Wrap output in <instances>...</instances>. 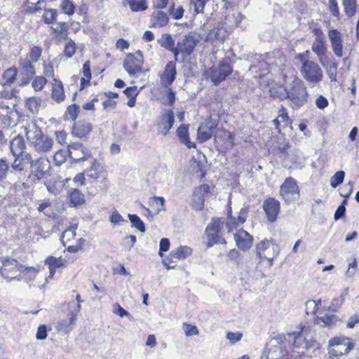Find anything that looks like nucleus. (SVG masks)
Returning <instances> with one entry per match:
<instances>
[{"mask_svg":"<svg viewBox=\"0 0 359 359\" xmlns=\"http://www.w3.org/2000/svg\"><path fill=\"white\" fill-rule=\"evenodd\" d=\"M92 130V125L86 121L75 123L72 129V134L77 137L82 138L88 135Z\"/></svg>","mask_w":359,"mask_h":359,"instance_id":"nucleus-26","label":"nucleus"},{"mask_svg":"<svg viewBox=\"0 0 359 359\" xmlns=\"http://www.w3.org/2000/svg\"><path fill=\"white\" fill-rule=\"evenodd\" d=\"M311 50L316 55L319 62L329 57V55H330L325 40L313 41L311 45Z\"/></svg>","mask_w":359,"mask_h":359,"instance_id":"nucleus-22","label":"nucleus"},{"mask_svg":"<svg viewBox=\"0 0 359 359\" xmlns=\"http://www.w3.org/2000/svg\"><path fill=\"white\" fill-rule=\"evenodd\" d=\"M222 228V222L219 218H214L212 222L205 229V233L215 232L219 233Z\"/></svg>","mask_w":359,"mask_h":359,"instance_id":"nucleus-53","label":"nucleus"},{"mask_svg":"<svg viewBox=\"0 0 359 359\" xmlns=\"http://www.w3.org/2000/svg\"><path fill=\"white\" fill-rule=\"evenodd\" d=\"M65 93L63 89L62 83L60 81H57L54 79V83H53V90H52V97L54 100L57 102H60L65 99Z\"/></svg>","mask_w":359,"mask_h":359,"instance_id":"nucleus-31","label":"nucleus"},{"mask_svg":"<svg viewBox=\"0 0 359 359\" xmlns=\"http://www.w3.org/2000/svg\"><path fill=\"white\" fill-rule=\"evenodd\" d=\"M215 126L213 124H203L198 129V139L204 142L210 140L215 131Z\"/></svg>","mask_w":359,"mask_h":359,"instance_id":"nucleus-30","label":"nucleus"},{"mask_svg":"<svg viewBox=\"0 0 359 359\" xmlns=\"http://www.w3.org/2000/svg\"><path fill=\"white\" fill-rule=\"evenodd\" d=\"M19 69L20 74L23 75V80L21 85H25L35 74V69L32 65V62L27 58L21 59L20 61Z\"/></svg>","mask_w":359,"mask_h":359,"instance_id":"nucleus-20","label":"nucleus"},{"mask_svg":"<svg viewBox=\"0 0 359 359\" xmlns=\"http://www.w3.org/2000/svg\"><path fill=\"white\" fill-rule=\"evenodd\" d=\"M205 41L210 43H222L224 41V35L222 34V31L219 28H213L207 34L205 39Z\"/></svg>","mask_w":359,"mask_h":359,"instance_id":"nucleus-34","label":"nucleus"},{"mask_svg":"<svg viewBox=\"0 0 359 359\" xmlns=\"http://www.w3.org/2000/svg\"><path fill=\"white\" fill-rule=\"evenodd\" d=\"M328 37L331 43V48L334 55L341 57L343 56L342 39L340 32L337 29L328 32Z\"/></svg>","mask_w":359,"mask_h":359,"instance_id":"nucleus-19","label":"nucleus"},{"mask_svg":"<svg viewBox=\"0 0 359 359\" xmlns=\"http://www.w3.org/2000/svg\"><path fill=\"white\" fill-rule=\"evenodd\" d=\"M25 142L21 135H17L10 142V148L12 154L14 156H18L22 153H25Z\"/></svg>","mask_w":359,"mask_h":359,"instance_id":"nucleus-27","label":"nucleus"},{"mask_svg":"<svg viewBox=\"0 0 359 359\" xmlns=\"http://www.w3.org/2000/svg\"><path fill=\"white\" fill-rule=\"evenodd\" d=\"M231 72L232 68L229 63L220 62L219 66L209 68L206 71L205 75L210 78L215 86H217L224 81Z\"/></svg>","mask_w":359,"mask_h":359,"instance_id":"nucleus-7","label":"nucleus"},{"mask_svg":"<svg viewBox=\"0 0 359 359\" xmlns=\"http://www.w3.org/2000/svg\"><path fill=\"white\" fill-rule=\"evenodd\" d=\"M201 40L199 35L196 34H188L184 35L177 41V46L180 47V50L183 51V55L189 56L193 53L196 46Z\"/></svg>","mask_w":359,"mask_h":359,"instance_id":"nucleus-11","label":"nucleus"},{"mask_svg":"<svg viewBox=\"0 0 359 359\" xmlns=\"http://www.w3.org/2000/svg\"><path fill=\"white\" fill-rule=\"evenodd\" d=\"M192 254V249L188 246H180L172 250V256L180 259H184Z\"/></svg>","mask_w":359,"mask_h":359,"instance_id":"nucleus-36","label":"nucleus"},{"mask_svg":"<svg viewBox=\"0 0 359 359\" xmlns=\"http://www.w3.org/2000/svg\"><path fill=\"white\" fill-rule=\"evenodd\" d=\"M320 64L329 74L330 78L332 80L335 79L338 67V63L336 62L335 59L332 56H330L326 58L325 60L321 61Z\"/></svg>","mask_w":359,"mask_h":359,"instance_id":"nucleus-28","label":"nucleus"},{"mask_svg":"<svg viewBox=\"0 0 359 359\" xmlns=\"http://www.w3.org/2000/svg\"><path fill=\"white\" fill-rule=\"evenodd\" d=\"M292 337V346L299 353H304L308 348V341L306 340L303 332H293L290 334Z\"/></svg>","mask_w":359,"mask_h":359,"instance_id":"nucleus-23","label":"nucleus"},{"mask_svg":"<svg viewBox=\"0 0 359 359\" xmlns=\"http://www.w3.org/2000/svg\"><path fill=\"white\" fill-rule=\"evenodd\" d=\"M76 236V229L74 227H70L62 233L60 240L63 243V245H65L67 243H70L72 240L74 239Z\"/></svg>","mask_w":359,"mask_h":359,"instance_id":"nucleus-46","label":"nucleus"},{"mask_svg":"<svg viewBox=\"0 0 359 359\" xmlns=\"http://www.w3.org/2000/svg\"><path fill=\"white\" fill-rule=\"evenodd\" d=\"M285 90L287 92V99L290 101L292 109H299L307 102L309 93L306 87L294 71L285 74Z\"/></svg>","mask_w":359,"mask_h":359,"instance_id":"nucleus-1","label":"nucleus"},{"mask_svg":"<svg viewBox=\"0 0 359 359\" xmlns=\"http://www.w3.org/2000/svg\"><path fill=\"white\" fill-rule=\"evenodd\" d=\"M345 172L342 170L337 171L330 179V185L332 188L337 187L339 184H342Z\"/></svg>","mask_w":359,"mask_h":359,"instance_id":"nucleus-51","label":"nucleus"},{"mask_svg":"<svg viewBox=\"0 0 359 359\" xmlns=\"http://www.w3.org/2000/svg\"><path fill=\"white\" fill-rule=\"evenodd\" d=\"M208 237L207 247L210 248L215 244H225L226 241L218 235V233H205Z\"/></svg>","mask_w":359,"mask_h":359,"instance_id":"nucleus-39","label":"nucleus"},{"mask_svg":"<svg viewBox=\"0 0 359 359\" xmlns=\"http://www.w3.org/2000/svg\"><path fill=\"white\" fill-rule=\"evenodd\" d=\"M102 170V165L96 161L92 163L89 170H87V175L94 180L99 178Z\"/></svg>","mask_w":359,"mask_h":359,"instance_id":"nucleus-40","label":"nucleus"},{"mask_svg":"<svg viewBox=\"0 0 359 359\" xmlns=\"http://www.w3.org/2000/svg\"><path fill=\"white\" fill-rule=\"evenodd\" d=\"M158 44L163 48L169 50L172 48L175 45V40L172 38L171 34L168 33H163L156 40Z\"/></svg>","mask_w":359,"mask_h":359,"instance_id":"nucleus-32","label":"nucleus"},{"mask_svg":"<svg viewBox=\"0 0 359 359\" xmlns=\"http://www.w3.org/2000/svg\"><path fill=\"white\" fill-rule=\"evenodd\" d=\"M1 263L2 274H6L7 278L11 279L15 278L16 274L21 272L24 267L15 259L2 258Z\"/></svg>","mask_w":359,"mask_h":359,"instance_id":"nucleus-13","label":"nucleus"},{"mask_svg":"<svg viewBox=\"0 0 359 359\" xmlns=\"http://www.w3.org/2000/svg\"><path fill=\"white\" fill-rule=\"evenodd\" d=\"M70 201L74 205L82 204L84 203V195L78 189H74L70 195Z\"/></svg>","mask_w":359,"mask_h":359,"instance_id":"nucleus-47","label":"nucleus"},{"mask_svg":"<svg viewBox=\"0 0 359 359\" xmlns=\"http://www.w3.org/2000/svg\"><path fill=\"white\" fill-rule=\"evenodd\" d=\"M269 93L271 97L278 98L280 100L287 99V92L285 90V75L284 76L283 85L270 88Z\"/></svg>","mask_w":359,"mask_h":359,"instance_id":"nucleus-33","label":"nucleus"},{"mask_svg":"<svg viewBox=\"0 0 359 359\" xmlns=\"http://www.w3.org/2000/svg\"><path fill=\"white\" fill-rule=\"evenodd\" d=\"M109 221L114 225L118 224L121 222H127V220L124 219L117 210H114L111 213V216L109 217Z\"/></svg>","mask_w":359,"mask_h":359,"instance_id":"nucleus-61","label":"nucleus"},{"mask_svg":"<svg viewBox=\"0 0 359 359\" xmlns=\"http://www.w3.org/2000/svg\"><path fill=\"white\" fill-rule=\"evenodd\" d=\"M50 162L46 157H41L32 161L31 173L38 180L46 178L50 175Z\"/></svg>","mask_w":359,"mask_h":359,"instance_id":"nucleus-9","label":"nucleus"},{"mask_svg":"<svg viewBox=\"0 0 359 359\" xmlns=\"http://www.w3.org/2000/svg\"><path fill=\"white\" fill-rule=\"evenodd\" d=\"M257 254L260 259H265L272 265V261L275 257L278 255L277 247L274 245L272 241L264 240L260 241L256 247Z\"/></svg>","mask_w":359,"mask_h":359,"instance_id":"nucleus-8","label":"nucleus"},{"mask_svg":"<svg viewBox=\"0 0 359 359\" xmlns=\"http://www.w3.org/2000/svg\"><path fill=\"white\" fill-rule=\"evenodd\" d=\"M273 122L276 128H278V126L280 122L284 123L285 126L290 123V118L286 111V109L283 105L280 106V109L278 111V118L274 119Z\"/></svg>","mask_w":359,"mask_h":359,"instance_id":"nucleus-37","label":"nucleus"},{"mask_svg":"<svg viewBox=\"0 0 359 359\" xmlns=\"http://www.w3.org/2000/svg\"><path fill=\"white\" fill-rule=\"evenodd\" d=\"M46 264H48L49 267L59 268L62 265V259L60 257H50L46 259Z\"/></svg>","mask_w":359,"mask_h":359,"instance_id":"nucleus-64","label":"nucleus"},{"mask_svg":"<svg viewBox=\"0 0 359 359\" xmlns=\"http://www.w3.org/2000/svg\"><path fill=\"white\" fill-rule=\"evenodd\" d=\"M248 211L245 208H242L240 212V215L238 217L232 215L231 209L228 212L226 227L228 231L236 230L238 227H241L246 221Z\"/></svg>","mask_w":359,"mask_h":359,"instance_id":"nucleus-17","label":"nucleus"},{"mask_svg":"<svg viewBox=\"0 0 359 359\" xmlns=\"http://www.w3.org/2000/svg\"><path fill=\"white\" fill-rule=\"evenodd\" d=\"M128 4L133 12L145 11L148 8L145 0H128Z\"/></svg>","mask_w":359,"mask_h":359,"instance_id":"nucleus-43","label":"nucleus"},{"mask_svg":"<svg viewBox=\"0 0 359 359\" xmlns=\"http://www.w3.org/2000/svg\"><path fill=\"white\" fill-rule=\"evenodd\" d=\"M175 121L174 113L171 109L165 110L158 122V133L165 135L172 128Z\"/></svg>","mask_w":359,"mask_h":359,"instance_id":"nucleus-15","label":"nucleus"},{"mask_svg":"<svg viewBox=\"0 0 359 359\" xmlns=\"http://www.w3.org/2000/svg\"><path fill=\"white\" fill-rule=\"evenodd\" d=\"M353 348L349 339L334 337L329 341L328 353L330 356H339L348 353Z\"/></svg>","mask_w":359,"mask_h":359,"instance_id":"nucleus-4","label":"nucleus"},{"mask_svg":"<svg viewBox=\"0 0 359 359\" xmlns=\"http://www.w3.org/2000/svg\"><path fill=\"white\" fill-rule=\"evenodd\" d=\"M233 238L237 247L243 250H248L252 245L253 238L246 231L241 229L234 235Z\"/></svg>","mask_w":359,"mask_h":359,"instance_id":"nucleus-18","label":"nucleus"},{"mask_svg":"<svg viewBox=\"0 0 359 359\" xmlns=\"http://www.w3.org/2000/svg\"><path fill=\"white\" fill-rule=\"evenodd\" d=\"M339 321L338 318L334 315H326L317 320L318 324H322L324 327H332Z\"/></svg>","mask_w":359,"mask_h":359,"instance_id":"nucleus-41","label":"nucleus"},{"mask_svg":"<svg viewBox=\"0 0 359 359\" xmlns=\"http://www.w3.org/2000/svg\"><path fill=\"white\" fill-rule=\"evenodd\" d=\"M263 209L270 222H274L280 212V206L278 201L273 198H269L263 203Z\"/></svg>","mask_w":359,"mask_h":359,"instance_id":"nucleus-16","label":"nucleus"},{"mask_svg":"<svg viewBox=\"0 0 359 359\" xmlns=\"http://www.w3.org/2000/svg\"><path fill=\"white\" fill-rule=\"evenodd\" d=\"M67 306L71 316L68 321L63 320L61 323V325L63 327H68L73 324L76 319V315L81 311V305L75 301L70 302Z\"/></svg>","mask_w":359,"mask_h":359,"instance_id":"nucleus-29","label":"nucleus"},{"mask_svg":"<svg viewBox=\"0 0 359 359\" xmlns=\"http://www.w3.org/2000/svg\"><path fill=\"white\" fill-rule=\"evenodd\" d=\"M27 282L32 280L37 274V270L33 267H27L22 271Z\"/></svg>","mask_w":359,"mask_h":359,"instance_id":"nucleus-62","label":"nucleus"},{"mask_svg":"<svg viewBox=\"0 0 359 359\" xmlns=\"http://www.w3.org/2000/svg\"><path fill=\"white\" fill-rule=\"evenodd\" d=\"M169 22L168 15L161 11L153 12L150 19V27L161 28L165 26Z\"/></svg>","mask_w":359,"mask_h":359,"instance_id":"nucleus-24","label":"nucleus"},{"mask_svg":"<svg viewBox=\"0 0 359 359\" xmlns=\"http://www.w3.org/2000/svg\"><path fill=\"white\" fill-rule=\"evenodd\" d=\"M321 305V300H308L305 304V312L307 315L315 314L318 309V306Z\"/></svg>","mask_w":359,"mask_h":359,"instance_id":"nucleus-48","label":"nucleus"},{"mask_svg":"<svg viewBox=\"0 0 359 359\" xmlns=\"http://www.w3.org/2000/svg\"><path fill=\"white\" fill-rule=\"evenodd\" d=\"M210 191V187L203 184L196 188L193 194L191 205L195 210H202L204 207L205 199Z\"/></svg>","mask_w":359,"mask_h":359,"instance_id":"nucleus-14","label":"nucleus"},{"mask_svg":"<svg viewBox=\"0 0 359 359\" xmlns=\"http://www.w3.org/2000/svg\"><path fill=\"white\" fill-rule=\"evenodd\" d=\"M180 259L172 256V251L170 252L168 257L166 259L163 260V264L167 269H175V263L177 262Z\"/></svg>","mask_w":359,"mask_h":359,"instance_id":"nucleus-57","label":"nucleus"},{"mask_svg":"<svg viewBox=\"0 0 359 359\" xmlns=\"http://www.w3.org/2000/svg\"><path fill=\"white\" fill-rule=\"evenodd\" d=\"M285 353V346L277 339H271L262 353V359H280Z\"/></svg>","mask_w":359,"mask_h":359,"instance_id":"nucleus-10","label":"nucleus"},{"mask_svg":"<svg viewBox=\"0 0 359 359\" xmlns=\"http://www.w3.org/2000/svg\"><path fill=\"white\" fill-rule=\"evenodd\" d=\"M348 294V288H345L344 291L341 292L340 297L334 298L330 306H329L328 309L332 311H337L339 309L341 306L343 304L345 297Z\"/></svg>","mask_w":359,"mask_h":359,"instance_id":"nucleus-38","label":"nucleus"},{"mask_svg":"<svg viewBox=\"0 0 359 359\" xmlns=\"http://www.w3.org/2000/svg\"><path fill=\"white\" fill-rule=\"evenodd\" d=\"M209 0H191V4L194 6V11L196 13H203L205 4Z\"/></svg>","mask_w":359,"mask_h":359,"instance_id":"nucleus-58","label":"nucleus"},{"mask_svg":"<svg viewBox=\"0 0 359 359\" xmlns=\"http://www.w3.org/2000/svg\"><path fill=\"white\" fill-rule=\"evenodd\" d=\"M57 15V11L55 9L46 10L43 13L44 22L47 24L53 23Z\"/></svg>","mask_w":359,"mask_h":359,"instance_id":"nucleus-54","label":"nucleus"},{"mask_svg":"<svg viewBox=\"0 0 359 359\" xmlns=\"http://www.w3.org/2000/svg\"><path fill=\"white\" fill-rule=\"evenodd\" d=\"M65 55L71 58L76 53V44L72 40L67 41L65 46Z\"/></svg>","mask_w":359,"mask_h":359,"instance_id":"nucleus-55","label":"nucleus"},{"mask_svg":"<svg viewBox=\"0 0 359 359\" xmlns=\"http://www.w3.org/2000/svg\"><path fill=\"white\" fill-rule=\"evenodd\" d=\"M342 3L346 15L353 17L356 13V0H342Z\"/></svg>","mask_w":359,"mask_h":359,"instance_id":"nucleus-42","label":"nucleus"},{"mask_svg":"<svg viewBox=\"0 0 359 359\" xmlns=\"http://www.w3.org/2000/svg\"><path fill=\"white\" fill-rule=\"evenodd\" d=\"M23 130L29 144L34 147L36 152L46 154L52 150L54 144L53 140L43 135L35 121L27 123L26 126H23Z\"/></svg>","mask_w":359,"mask_h":359,"instance_id":"nucleus-2","label":"nucleus"},{"mask_svg":"<svg viewBox=\"0 0 359 359\" xmlns=\"http://www.w3.org/2000/svg\"><path fill=\"white\" fill-rule=\"evenodd\" d=\"M136 243V237L133 235L127 236L124 238L122 245L127 250H130Z\"/></svg>","mask_w":359,"mask_h":359,"instance_id":"nucleus-60","label":"nucleus"},{"mask_svg":"<svg viewBox=\"0 0 359 359\" xmlns=\"http://www.w3.org/2000/svg\"><path fill=\"white\" fill-rule=\"evenodd\" d=\"M67 152L74 162L86 161L90 157V153L81 143L73 142L68 145Z\"/></svg>","mask_w":359,"mask_h":359,"instance_id":"nucleus-12","label":"nucleus"},{"mask_svg":"<svg viewBox=\"0 0 359 359\" xmlns=\"http://www.w3.org/2000/svg\"><path fill=\"white\" fill-rule=\"evenodd\" d=\"M79 111V106L76 104L69 105L67 109V113L69 114V118L74 121L76 119Z\"/></svg>","mask_w":359,"mask_h":359,"instance_id":"nucleus-56","label":"nucleus"},{"mask_svg":"<svg viewBox=\"0 0 359 359\" xmlns=\"http://www.w3.org/2000/svg\"><path fill=\"white\" fill-rule=\"evenodd\" d=\"M67 158V151L65 150H57L53 156L54 164L57 166L61 165L65 162Z\"/></svg>","mask_w":359,"mask_h":359,"instance_id":"nucleus-52","label":"nucleus"},{"mask_svg":"<svg viewBox=\"0 0 359 359\" xmlns=\"http://www.w3.org/2000/svg\"><path fill=\"white\" fill-rule=\"evenodd\" d=\"M32 155L29 153L25 152L18 156H15L11 168L18 171H22L27 164L32 165Z\"/></svg>","mask_w":359,"mask_h":359,"instance_id":"nucleus-25","label":"nucleus"},{"mask_svg":"<svg viewBox=\"0 0 359 359\" xmlns=\"http://www.w3.org/2000/svg\"><path fill=\"white\" fill-rule=\"evenodd\" d=\"M143 64V53L141 50H137L135 54L129 53L127 55L123 62V68L130 76H133L142 72Z\"/></svg>","mask_w":359,"mask_h":359,"instance_id":"nucleus-6","label":"nucleus"},{"mask_svg":"<svg viewBox=\"0 0 359 359\" xmlns=\"http://www.w3.org/2000/svg\"><path fill=\"white\" fill-rule=\"evenodd\" d=\"M178 137L182 142L186 144L189 148L193 147L194 144L189 140L188 127L186 125H181L177 130Z\"/></svg>","mask_w":359,"mask_h":359,"instance_id":"nucleus-35","label":"nucleus"},{"mask_svg":"<svg viewBox=\"0 0 359 359\" xmlns=\"http://www.w3.org/2000/svg\"><path fill=\"white\" fill-rule=\"evenodd\" d=\"M280 195L287 203L299 198V190L294 179L287 177L280 187Z\"/></svg>","mask_w":359,"mask_h":359,"instance_id":"nucleus-5","label":"nucleus"},{"mask_svg":"<svg viewBox=\"0 0 359 359\" xmlns=\"http://www.w3.org/2000/svg\"><path fill=\"white\" fill-rule=\"evenodd\" d=\"M299 71L302 76L309 83L316 84L323 80V72L313 60H303Z\"/></svg>","mask_w":359,"mask_h":359,"instance_id":"nucleus-3","label":"nucleus"},{"mask_svg":"<svg viewBox=\"0 0 359 359\" xmlns=\"http://www.w3.org/2000/svg\"><path fill=\"white\" fill-rule=\"evenodd\" d=\"M27 3L32 6L29 7L32 12H36L41 10L42 7L45 5L44 0H27Z\"/></svg>","mask_w":359,"mask_h":359,"instance_id":"nucleus-59","label":"nucleus"},{"mask_svg":"<svg viewBox=\"0 0 359 359\" xmlns=\"http://www.w3.org/2000/svg\"><path fill=\"white\" fill-rule=\"evenodd\" d=\"M40 104L41 99L39 97H29L26 101V107L32 113L38 111Z\"/></svg>","mask_w":359,"mask_h":359,"instance_id":"nucleus-49","label":"nucleus"},{"mask_svg":"<svg viewBox=\"0 0 359 359\" xmlns=\"http://www.w3.org/2000/svg\"><path fill=\"white\" fill-rule=\"evenodd\" d=\"M41 55V49L38 46H34L29 53L30 61L36 62Z\"/></svg>","mask_w":359,"mask_h":359,"instance_id":"nucleus-63","label":"nucleus"},{"mask_svg":"<svg viewBox=\"0 0 359 359\" xmlns=\"http://www.w3.org/2000/svg\"><path fill=\"white\" fill-rule=\"evenodd\" d=\"M60 8L62 11L69 16L74 13L75 6L69 0H62Z\"/></svg>","mask_w":359,"mask_h":359,"instance_id":"nucleus-50","label":"nucleus"},{"mask_svg":"<svg viewBox=\"0 0 359 359\" xmlns=\"http://www.w3.org/2000/svg\"><path fill=\"white\" fill-rule=\"evenodd\" d=\"M128 218L131 222V226L139 230L141 233L145 232V226L144 222L137 215L128 214Z\"/></svg>","mask_w":359,"mask_h":359,"instance_id":"nucleus-45","label":"nucleus"},{"mask_svg":"<svg viewBox=\"0 0 359 359\" xmlns=\"http://www.w3.org/2000/svg\"><path fill=\"white\" fill-rule=\"evenodd\" d=\"M17 69L15 68H9L6 70L2 76V84L6 85L12 83L16 77Z\"/></svg>","mask_w":359,"mask_h":359,"instance_id":"nucleus-44","label":"nucleus"},{"mask_svg":"<svg viewBox=\"0 0 359 359\" xmlns=\"http://www.w3.org/2000/svg\"><path fill=\"white\" fill-rule=\"evenodd\" d=\"M177 74L175 62L167 63L163 73L161 76V82L165 87L169 86L175 81Z\"/></svg>","mask_w":359,"mask_h":359,"instance_id":"nucleus-21","label":"nucleus"}]
</instances>
